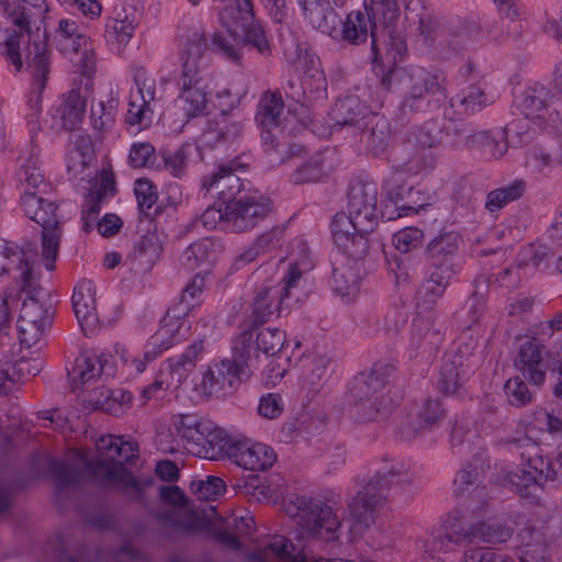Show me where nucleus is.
I'll use <instances>...</instances> for the list:
<instances>
[{
    "label": "nucleus",
    "instance_id": "nucleus-54",
    "mask_svg": "<svg viewBox=\"0 0 562 562\" xmlns=\"http://www.w3.org/2000/svg\"><path fill=\"white\" fill-rule=\"evenodd\" d=\"M131 10L133 13H126L124 18H121V14L117 13V16L106 24L108 40L114 37L120 44L128 43L138 24L134 8H131Z\"/></svg>",
    "mask_w": 562,
    "mask_h": 562
},
{
    "label": "nucleus",
    "instance_id": "nucleus-53",
    "mask_svg": "<svg viewBox=\"0 0 562 562\" xmlns=\"http://www.w3.org/2000/svg\"><path fill=\"white\" fill-rule=\"evenodd\" d=\"M116 109L117 100L112 95L106 101H99L92 105L90 120L93 128L99 132L110 130L114 124Z\"/></svg>",
    "mask_w": 562,
    "mask_h": 562
},
{
    "label": "nucleus",
    "instance_id": "nucleus-33",
    "mask_svg": "<svg viewBox=\"0 0 562 562\" xmlns=\"http://www.w3.org/2000/svg\"><path fill=\"white\" fill-rule=\"evenodd\" d=\"M412 191L404 181V173L395 171L383 182L385 201L382 203L381 217L385 221L406 216L415 211L414 206L401 204Z\"/></svg>",
    "mask_w": 562,
    "mask_h": 562
},
{
    "label": "nucleus",
    "instance_id": "nucleus-6",
    "mask_svg": "<svg viewBox=\"0 0 562 562\" xmlns=\"http://www.w3.org/2000/svg\"><path fill=\"white\" fill-rule=\"evenodd\" d=\"M512 535L509 528L499 524L477 519L473 521L467 513L462 516H449L436 535L425 544V553L435 558L436 553H452L472 549L479 543L506 541Z\"/></svg>",
    "mask_w": 562,
    "mask_h": 562
},
{
    "label": "nucleus",
    "instance_id": "nucleus-18",
    "mask_svg": "<svg viewBox=\"0 0 562 562\" xmlns=\"http://www.w3.org/2000/svg\"><path fill=\"white\" fill-rule=\"evenodd\" d=\"M135 88L131 89L128 109L125 114V123L134 132L147 128L153 121L156 102L155 79L146 76L144 69H137L134 75Z\"/></svg>",
    "mask_w": 562,
    "mask_h": 562
},
{
    "label": "nucleus",
    "instance_id": "nucleus-4",
    "mask_svg": "<svg viewBox=\"0 0 562 562\" xmlns=\"http://www.w3.org/2000/svg\"><path fill=\"white\" fill-rule=\"evenodd\" d=\"M378 187L371 181H355L349 187L348 214L337 213L331 221L333 240L342 254L364 257L367 235L378 225Z\"/></svg>",
    "mask_w": 562,
    "mask_h": 562
},
{
    "label": "nucleus",
    "instance_id": "nucleus-24",
    "mask_svg": "<svg viewBox=\"0 0 562 562\" xmlns=\"http://www.w3.org/2000/svg\"><path fill=\"white\" fill-rule=\"evenodd\" d=\"M183 308L170 307L161 319L160 327L149 338L145 357L160 353L183 340L190 331V323L184 319Z\"/></svg>",
    "mask_w": 562,
    "mask_h": 562
},
{
    "label": "nucleus",
    "instance_id": "nucleus-57",
    "mask_svg": "<svg viewBox=\"0 0 562 562\" xmlns=\"http://www.w3.org/2000/svg\"><path fill=\"white\" fill-rule=\"evenodd\" d=\"M331 363V357L327 353L315 355L308 361L304 380L312 391L318 390L322 381L327 376Z\"/></svg>",
    "mask_w": 562,
    "mask_h": 562
},
{
    "label": "nucleus",
    "instance_id": "nucleus-27",
    "mask_svg": "<svg viewBox=\"0 0 562 562\" xmlns=\"http://www.w3.org/2000/svg\"><path fill=\"white\" fill-rule=\"evenodd\" d=\"M239 168L240 164L237 160L221 162L212 175L203 179L202 188L206 192L217 195L226 205L244 193L241 192L243 182L236 175Z\"/></svg>",
    "mask_w": 562,
    "mask_h": 562
},
{
    "label": "nucleus",
    "instance_id": "nucleus-26",
    "mask_svg": "<svg viewBox=\"0 0 562 562\" xmlns=\"http://www.w3.org/2000/svg\"><path fill=\"white\" fill-rule=\"evenodd\" d=\"M550 99L551 93L542 83L531 82L522 90L515 92L514 104L526 120L539 128H544Z\"/></svg>",
    "mask_w": 562,
    "mask_h": 562
},
{
    "label": "nucleus",
    "instance_id": "nucleus-49",
    "mask_svg": "<svg viewBox=\"0 0 562 562\" xmlns=\"http://www.w3.org/2000/svg\"><path fill=\"white\" fill-rule=\"evenodd\" d=\"M16 178L22 187L23 194H26V191L35 192L34 190L43 183L44 175L41 170L37 148L31 149L29 157L25 158L18 170Z\"/></svg>",
    "mask_w": 562,
    "mask_h": 562
},
{
    "label": "nucleus",
    "instance_id": "nucleus-41",
    "mask_svg": "<svg viewBox=\"0 0 562 562\" xmlns=\"http://www.w3.org/2000/svg\"><path fill=\"white\" fill-rule=\"evenodd\" d=\"M524 273L531 278L536 271L552 274L555 272L552 259L554 252L546 245L529 244L522 247L518 254Z\"/></svg>",
    "mask_w": 562,
    "mask_h": 562
},
{
    "label": "nucleus",
    "instance_id": "nucleus-59",
    "mask_svg": "<svg viewBox=\"0 0 562 562\" xmlns=\"http://www.w3.org/2000/svg\"><path fill=\"white\" fill-rule=\"evenodd\" d=\"M462 265L463 262L427 260L425 273L451 284L461 272Z\"/></svg>",
    "mask_w": 562,
    "mask_h": 562
},
{
    "label": "nucleus",
    "instance_id": "nucleus-64",
    "mask_svg": "<svg viewBox=\"0 0 562 562\" xmlns=\"http://www.w3.org/2000/svg\"><path fill=\"white\" fill-rule=\"evenodd\" d=\"M508 402L513 406H524L531 402L532 395L527 384L519 378L509 379L504 386Z\"/></svg>",
    "mask_w": 562,
    "mask_h": 562
},
{
    "label": "nucleus",
    "instance_id": "nucleus-36",
    "mask_svg": "<svg viewBox=\"0 0 562 562\" xmlns=\"http://www.w3.org/2000/svg\"><path fill=\"white\" fill-rule=\"evenodd\" d=\"M348 258L333 269V290L347 302L358 292L360 285V259L345 254Z\"/></svg>",
    "mask_w": 562,
    "mask_h": 562
},
{
    "label": "nucleus",
    "instance_id": "nucleus-12",
    "mask_svg": "<svg viewBox=\"0 0 562 562\" xmlns=\"http://www.w3.org/2000/svg\"><path fill=\"white\" fill-rule=\"evenodd\" d=\"M56 48L74 61L82 76L90 77L97 66L93 42L87 36L78 20L61 18L50 31Z\"/></svg>",
    "mask_w": 562,
    "mask_h": 562
},
{
    "label": "nucleus",
    "instance_id": "nucleus-37",
    "mask_svg": "<svg viewBox=\"0 0 562 562\" xmlns=\"http://www.w3.org/2000/svg\"><path fill=\"white\" fill-rule=\"evenodd\" d=\"M210 428L204 431V438L194 449V453L210 460L228 459L235 440L213 422Z\"/></svg>",
    "mask_w": 562,
    "mask_h": 562
},
{
    "label": "nucleus",
    "instance_id": "nucleus-28",
    "mask_svg": "<svg viewBox=\"0 0 562 562\" xmlns=\"http://www.w3.org/2000/svg\"><path fill=\"white\" fill-rule=\"evenodd\" d=\"M369 114L374 113L369 111L366 103L357 95H346L335 102L330 116L334 128L345 127L348 134L357 137L358 131L363 126V121H367Z\"/></svg>",
    "mask_w": 562,
    "mask_h": 562
},
{
    "label": "nucleus",
    "instance_id": "nucleus-44",
    "mask_svg": "<svg viewBox=\"0 0 562 562\" xmlns=\"http://www.w3.org/2000/svg\"><path fill=\"white\" fill-rule=\"evenodd\" d=\"M310 24L328 36L335 32V25L340 24V18L331 8L329 0L317 2L302 9Z\"/></svg>",
    "mask_w": 562,
    "mask_h": 562
},
{
    "label": "nucleus",
    "instance_id": "nucleus-52",
    "mask_svg": "<svg viewBox=\"0 0 562 562\" xmlns=\"http://www.w3.org/2000/svg\"><path fill=\"white\" fill-rule=\"evenodd\" d=\"M198 148L191 144H183L177 150L164 155L166 169L175 177L181 179L186 172L191 157Z\"/></svg>",
    "mask_w": 562,
    "mask_h": 562
},
{
    "label": "nucleus",
    "instance_id": "nucleus-23",
    "mask_svg": "<svg viewBox=\"0 0 562 562\" xmlns=\"http://www.w3.org/2000/svg\"><path fill=\"white\" fill-rule=\"evenodd\" d=\"M484 480L483 467L477 468L471 463L464 465L453 481L454 493L467 497V510L479 518L487 512L486 490L482 484Z\"/></svg>",
    "mask_w": 562,
    "mask_h": 562
},
{
    "label": "nucleus",
    "instance_id": "nucleus-42",
    "mask_svg": "<svg viewBox=\"0 0 562 562\" xmlns=\"http://www.w3.org/2000/svg\"><path fill=\"white\" fill-rule=\"evenodd\" d=\"M86 97L79 89H72L65 93L57 108L63 128L74 131L79 127L86 114Z\"/></svg>",
    "mask_w": 562,
    "mask_h": 562
},
{
    "label": "nucleus",
    "instance_id": "nucleus-20",
    "mask_svg": "<svg viewBox=\"0 0 562 562\" xmlns=\"http://www.w3.org/2000/svg\"><path fill=\"white\" fill-rule=\"evenodd\" d=\"M29 66L33 71V88L27 95L25 104V120L29 127L31 138L41 131L40 117L43 111L42 92L46 86L47 75L49 72V56L43 43L34 44V56L31 58Z\"/></svg>",
    "mask_w": 562,
    "mask_h": 562
},
{
    "label": "nucleus",
    "instance_id": "nucleus-62",
    "mask_svg": "<svg viewBox=\"0 0 562 562\" xmlns=\"http://www.w3.org/2000/svg\"><path fill=\"white\" fill-rule=\"evenodd\" d=\"M210 244L206 240H198L189 245L182 252L181 263L190 270L198 268L209 258Z\"/></svg>",
    "mask_w": 562,
    "mask_h": 562
},
{
    "label": "nucleus",
    "instance_id": "nucleus-63",
    "mask_svg": "<svg viewBox=\"0 0 562 562\" xmlns=\"http://www.w3.org/2000/svg\"><path fill=\"white\" fill-rule=\"evenodd\" d=\"M423 237V231L415 227H406L393 235V245L398 251L407 254L419 247Z\"/></svg>",
    "mask_w": 562,
    "mask_h": 562
},
{
    "label": "nucleus",
    "instance_id": "nucleus-14",
    "mask_svg": "<svg viewBox=\"0 0 562 562\" xmlns=\"http://www.w3.org/2000/svg\"><path fill=\"white\" fill-rule=\"evenodd\" d=\"M30 289H21L26 296L22 302L18 318V328L23 340H37L44 330L52 325L54 308L45 289L40 281Z\"/></svg>",
    "mask_w": 562,
    "mask_h": 562
},
{
    "label": "nucleus",
    "instance_id": "nucleus-19",
    "mask_svg": "<svg viewBox=\"0 0 562 562\" xmlns=\"http://www.w3.org/2000/svg\"><path fill=\"white\" fill-rule=\"evenodd\" d=\"M35 251L13 241L0 239V277H10L21 289L38 282L34 272Z\"/></svg>",
    "mask_w": 562,
    "mask_h": 562
},
{
    "label": "nucleus",
    "instance_id": "nucleus-43",
    "mask_svg": "<svg viewBox=\"0 0 562 562\" xmlns=\"http://www.w3.org/2000/svg\"><path fill=\"white\" fill-rule=\"evenodd\" d=\"M93 154V143L89 135L83 133L74 135L66 158L68 171L75 177L82 173L90 165Z\"/></svg>",
    "mask_w": 562,
    "mask_h": 562
},
{
    "label": "nucleus",
    "instance_id": "nucleus-9",
    "mask_svg": "<svg viewBox=\"0 0 562 562\" xmlns=\"http://www.w3.org/2000/svg\"><path fill=\"white\" fill-rule=\"evenodd\" d=\"M257 368L254 333L244 330L235 341L232 358L214 360L203 374L202 383L210 393L220 391L232 393L247 382Z\"/></svg>",
    "mask_w": 562,
    "mask_h": 562
},
{
    "label": "nucleus",
    "instance_id": "nucleus-29",
    "mask_svg": "<svg viewBox=\"0 0 562 562\" xmlns=\"http://www.w3.org/2000/svg\"><path fill=\"white\" fill-rule=\"evenodd\" d=\"M71 303L82 331L86 336L92 335L99 325L93 282L81 280L74 289Z\"/></svg>",
    "mask_w": 562,
    "mask_h": 562
},
{
    "label": "nucleus",
    "instance_id": "nucleus-1",
    "mask_svg": "<svg viewBox=\"0 0 562 562\" xmlns=\"http://www.w3.org/2000/svg\"><path fill=\"white\" fill-rule=\"evenodd\" d=\"M98 448H106L105 459L89 460L79 453L78 465H69L60 459L50 460L48 470L58 490L77 486L85 477L101 487L117 490L131 501L142 502V484L122 465V461L130 462L137 457V443L109 436L101 439Z\"/></svg>",
    "mask_w": 562,
    "mask_h": 562
},
{
    "label": "nucleus",
    "instance_id": "nucleus-58",
    "mask_svg": "<svg viewBox=\"0 0 562 562\" xmlns=\"http://www.w3.org/2000/svg\"><path fill=\"white\" fill-rule=\"evenodd\" d=\"M212 46L214 50L232 63L238 64L241 59L239 42L232 34L214 33Z\"/></svg>",
    "mask_w": 562,
    "mask_h": 562
},
{
    "label": "nucleus",
    "instance_id": "nucleus-30",
    "mask_svg": "<svg viewBox=\"0 0 562 562\" xmlns=\"http://www.w3.org/2000/svg\"><path fill=\"white\" fill-rule=\"evenodd\" d=\"M392 372V366L376 364L370 371L357 374L349 384L352 402H362L364 398L387 394L386 385Z\"/></svg>",
    "mask_w": 562,
    "mask_h": 562
},
{
    "label": "nucleus",
    "instance_id": "nucleus-10",
    "mask_svg": "<svg viewBox=\"0 0 562 562\" xmlns=\"http://www.w3.org/2000/svg\"><path fill=\"white\" fill-rule=\"evenodd\" d=\"M286 61L296 72L302 74L300 82L289 80L285 93L301 106L312 108L323 104L327 99V79L321 68L319 58L300 44L294 53L285 52Z\"/></svg>",
    "mask_w": 562,
    "mask_h": 562
},
{
    "label": "nucleus",
    "instance_id": "nucleus-47",
    "mask_svg": "<svg viewBox=\"0 0 562 562\" xmlns=\"http://www.w3.org/2000/svg\"><path fill=\"white\" fill-rule=\"evenodd\" d=\"M521 267V260L519 256H517V259L513 265L503 268L496 273L493 272L487 277L480 276L477 279H481V282L485 288L488 285H496L507 290L517 289L524 280L529 279V276L524 273L525 269Z\"/></svg>",
    "mask_w": 562,
    "mask_h": 562
},
{
    "label": "nucleus",
    "instance_id": "nucleus-51",
    "mask_svg": "<svg viewBox=\"0 0 562 562\" xmlns=\"http://www.w3.org/2000/svg\"><path fill=\"white\" fill-rule=\"evenodd\" d=\"M526 188V183L522 180H515L507 187L492 190L486 195L485 209L491 212H497L507 205L509 202L518 200Z\"/></svg>",
    "mask_w": 562,
    "mask_h": 562
},
{
    "label": "nucleus",
    "instance_id": "nucleus-46",
    "mask_svg": "<svg viewBox=\"0 0 562 562\" xmlns=\"http://www.w3.org/2000/svg\"><path fill=\"white\" fill-rule=\"evenodd\" d=\"M452 449L465 450L471 452L474 448L481 449V439L479 437L475 420L468 416L458 418L452 427L450 435Z\"/></svg>",
    "mask_w": 562,
    "mask_h": 562
},
{
    "label": "nucleus",
    "instance_id": "nucleus-61",
    "mask_svg": "<svg viewBox=\"0 0 562 562\" xmlns=\"http://www.w3.org/2000/svg\"><path fill=\"white\" fill-rule=\"evenodd\" d=\"M201 224L205 229H222L229 231L228 226V210L227 204L224 210L222 206H209L200 216L195 220L194 225Z\"/></svg>",
    "mask_w": 562,
    "mask_h": 562
},
{
    "label": "nucleus",
    "instance_id": "nucleus-7",
    "mask_svg": "<svg viewBox=\"0 0 562 562\" xmlns=\"http://www.w3.org/2000/svg\"><path fill=\"white\" fill-rule=\"evenodd\" d=\"M422 475V467L416 463L398 461L385 463L378 469L373 476L348 504L353 518V527L368 528L373 522L376 508L383 506L392 484H413Z\"/></svg>",
    "mask_w": 562,
    "mask_h": 562
},
{
    "label": "nucleus",
    "instance_id": "nucleus-48",
    "mask_svg": "<svg viewBox=\"0 0 562 562\" xmlns=\"http://www.w3.org/2000/svg\"><path fill=\"white\" fill-rule=\"evenodd\" d=\"M231 18L237 26L241 27L246 44L251 45L262 55L271 53V47L262 26L254 20V9L249 19H246L241 13L233 14Z\"/></svg>",
    "mask_w": 562,
    "mask_h": 562
},
{
    "label": "nucleus",
    "instance_id": "nucleus-60",
    "mask_svg": "<svg viewBox=\"0 0 562 562\" xmlns=\"http://www.w3.org/2000/svg\"><path fill=\"white\" fill-rule=\"evenodd\" d=\"M205 286V280L202 276H194L190 282L183 288L178 304L173 308H183V314L188 315L189 312L195 306L200 295Z\"/></svg>",
    "mask_w": 562,
    "mask_h": 562
},
{
    "label": "nucleus",
    "instance_id": "nucleus-3",
    "mask_svg": "<svg viewBox=\"0 0 562 562\" xmlns=\"http://www.w3.org/2000/svg\"><path fill=\"white\" fill-rule=\"evenodd\" d=\"M180 71L176 78L178 99L188 119L209 113V78L204 55L207 49L206 32L199 19L184 16L178 26Z\"/></svg>",
    "mask_w": 562,
    "mask_h": 562
},
{
    "label": "nucleus",
    "instance_id": "nucleus-35",
    "mask_svg": "<svg viewBox=\"0 0 562 562\" xmlns=\"http://www.w3.org/2000/svg\"><path fill=\"white\" fill-rule=\"evenodd\" d=\"M472 371L469 357L460 352L449 355L440 368L438 389L445 394H454Z\"/></svg>",
    "mask_w": 562,
    "mask_h": 562
},
{
    "label": "nucleus",
    "instance_id": "nucleus-21",
    "mask_svg": "<svg viewBox=\"0 0 562 562\" xmlns=\"http://www.w3.org/2000/svg\"><path fill=\"white\" fill-rule=\"evenodd\" d=\"M116 362L112 353L105 350L92 349L80 353L68 371L72 391L83 387L97 379H109L115 375Z\"/></svg>",
    "mask_w": 562,
    "mask_h": 562
},
{
    "label": "nucleus",
    "instance_id": "nucleus-32",
    "mask_svg": "<svg viewBox=\"0 0 562 562\" xmlns=\"http://www.w3.org/2000/svg\"><path fill=\"white\" fill-rule=\"evenodd\" d=\"M546 348L536 339L520 345L515 366L532 384L544 382L548 363Z\"/></svg>",
    "mask_w": 562,
    "mask_h": 562
},
{
    "label": "nucleus",
    "instance_id": "nucleus-34",
    "mask_svg": "<svg viewBox=\"0 0 562 562\" xmlns=\"http://www.w3.org/2000/svg\"><path fill=\"white\" fill-rule=\"evenodd\" d=\"M356 143H360L373 156H380L389 147L391 140V124L386 117L378 113L369 114L363 126L358 131V136L353 137Z\"/></svg>",
    "mask_w": 562,
    "mask_h": 562
},
{
    "label": "nucleus",
    "instance_id": "nucleus-5",
    "mask_svg": "<svg viewBox=\"0 0 562 562\" xmlns=\"http://www.w3.org/2000/svg\"><path fill=\"white\" fill-rule=\"evenodd\" d=\"M391 64L381 79V85L386 90H392L395 83L398 86L403 92V114L427 112L438 108L447 99V78L441 70L430 71L423 67L401 69Z\"/></svg>",
    "mask_w": 562,
    "mask_h": 562
},
{
    "label": "nucleus",
    "instance_id": "nucleus-8",
    "mask_svg": "<svg viewBox=\"0 0 562 562\" xmlns=\"http://www.w3.org/2000/svg\"><path fill=\"white\" fill-rule=\"evenodd\" d=\"M299 247L302 248V258L289 265L281 284L263 285L256 292L250 312L245 319V325L250 327L249 330L252 331L254 327L267 323L273 314H280L284 308L290 307L291 302L299 301L295 292L300 288L303 271L311 268V262L305 255V241L300 240Z\"/></svg>",
    "mask_w": 562,
    "mask_h": 562
},
{
    "label": "nucleus",
    "instance_id": "nucleus-45",
    "mask_svg": "<svg viewBox=\"0 0 562 562\" xmlns=\"http://www.w3.org/2000/svg\"><path fill=\"white\" fill-rule=\"evenodd\" d=\"M355 414L359 422H378L385 418L393 409L394 402L389 394H380L353 402Z\"/></svg>",
    "mask_w": 562,
    "mask_h": 562
},
{
    "label": "nucleus",
    "instance_id": "nucleus-22",
    "mask_svg": "<svg viewBox=\"0 0 562 562\" xmlns=\"http://www.w3.org/2000/svg\"><path fill=\"white\" fill-rule=\"evenodd\" d=\"M450 284L436 279L427 273L417 291V316L414 318V336L427 338L429 336H438L439 333L432 329L434 326V306L443 296Z\"/></svg>",
    "mask_w": 562,
    "mask_h": 562
},
{
    "label": "nucleus",
    "instance_id": "nucleus-31",
    "mask_svg": "<svg viewBox=\"0 0 562 562\" xmlns=\"http://www.w3.org/2000/svg\"><path fill=\"white\" fill-rule=\"evenodd\" d=\"M249 471H265L276 461L274 451L267 445L251 440L235 441L228 458Z\"/></svg>",
    "mask_w": 562,
    "mask_h": 562
},
{
    "label": "nucleus",
    "instance_id": "nucleus-50",
    "mask_svg": "<svg viewBox=\"0 0 562 562\" xmlns=\"http://www.w3.org/2000/svg\"><path fill=\"white\" fill-rule=\"evenodd\" d=\"M328 172L325 168V157L323 154H316L302 165L297 166L291 173L290 180L294 184L307 182H317Z\"/></svg>",
    "mask_w": 562,
    "mask_h": 562
},
{
    "label": "nucleus",
    "instance_id": "nucleus-56",
    "mask_svg": "<svg viewBox=\"0 0 562 562\" xmlns=\"http://www.w3.org/2000/svg\"><path fill=\"white\" fill-rule=\"evenodd\" d=\"M165 525L176 533H191L202 530L205 526V520L194 513H177L168 515L165 518Z\"/></svg>",
    "mask_w": 562,
    "mask_h": 562
},
{
    "label": "nucleus",
    "instance_id": "nucleus-11",
    "mask_svg": "<svg viewBox=\"0 0 562 562\" xmlns=\"http://www.w3.org/2000/svg\"><path fill=\"white\" fill-rule=\"evenodd\" d=\"M513 449L525 462L509 473V482L516 492L522 497H529L546 482L554 481L561 475V469L557 458L546 461L539 445L529 437H522L514 441Z\"/></svg>",
    "mask_w": 562,
    "mask_h": 562
},
{
    "label": "nucleus",
    "instance_id": "nucleus-16",
    "mask_svg": "<svg viewBox=\"0 0 562 562\" xmlns=\"http://www.w3.org/2000/svg\"><path fill=\"white\" fill-rule=\"evenodd\" d=\"M283 113L284 103L280 93L262 94L257 106L256 122L261 130L262 147L267 154H283L288 147L282 126Z\"/></svg>",
    "mask_w": 562,
    "mask_h": 562
},
{
    "label": "nucleus",
    "instance_id": "nucleus-39",
    "mask_svg": "<svg viewBox=\"0 0 562 562\" xmlns=\"http://www.w3.org/2000/svg\"><path fill=\"white\" fill-rule=\"evenodd\" d=\"M490 103L482 80L465 86L450 99V108L459 115L475 114Z\"/></svg>",
    "mask_w": 562,
    "mask_h": 562
},
{
    "label": "nucleus",
    "instance_id": "nucleus-55",
    "mask_svg": "<svg viewBox=\"0 0 562 562\" xmlns=\"http://www.w3.org/2000/svg\"><path fill=\"white\" fill-rule=\"evenodd\" d=\"M285 344V334L279 328L267 327L260 330L256 336V345L254 348L257 350V358L259 351L266 356H274L283 348Z\"/></svg>",
    "mask_w": 562,
    "mask_h": 562
},
{
    "label": "nucleus",
    "instance_id": "nucleus-25",
    "mask_svg": "<svg viewBox=\"0 0 562 562\" xmlns=\"http://www.w3.org/2000/svg\"><path fill=\"white\" fill-rule=\"evenodd\" d=\"M417 16L419 22V35L427 46L435 49H445V47H447L452 52H457L472 42L473 31L477 33L474 26L448 32L431 18L419 14H417Z\"/></svg>",
    "mask_w": 562,
    "mask_h": 562
},
{
    "label": "nucleus",
    "instance_id": "nucleus-15",
    "mask_svg": "<svg viewBox=\"0 0 562 562\" xmlns=\"http://www.w3.org/2000/svg\"><path fill=\"white\" fill-rule=\"evenodd\" d=\"M36 8L32 3V8L21 5L15 1L0 0V10L20 32L0 27V55L5 61L14 67V71L21 70L23 66L21 44L24 38V32H30L32 27V11Z\"/></svg>",
    "mask_w": 562,
    "mask_h": 562
},
{
    "label": "nucleus",
    "instance_id": "nucleus-40",
    "mask_svg": "<svg viewBox=\"0 0 562 562\" xmlns=\"http://www.w3.org/2000/svg\"><path fill=\"white\" fill-rule=\"evenodd\" d=\"M461 244L462 237L459 233L453 231L440 233L427 246V260L463 262Z\"/></svg>",
    "mask_w": 562,
    "mask_h": 562
},
{
    "label": "nucleus",
    "instance_id": "nucleus-38",
    "mask_svg": "<svg viewBox=\"0 0 562 562\" xmlns=\"http://www.w3.org/2000/svg\"><path fill=\"white\" fill-rule=\"evenodd\" d=\"M171 425L176 434L189 445L188 449L194 453V449L204 438V431L211 429L212 420L196 414H179L172 417Z\"/></svg>",
    "mask_w": 562,
    "mask_h": 562
},
{
    "label": "nucleus",
    "instance_id": "nucleus-17",
    "mask_svg": "<svg viewBox=\"0 0 562 562\" xmlns=\"http://www.w3.org/2000/svg\"><path fill=\"white\" fill-rule=\"evenodd\" d=\"M229 232L243 233L255 228L272 210V201L258 190L239 194L227 203Z\"/></svg>",
    "mask_w": 562,
    "mask_h": 562
},
{
    "label": "nucleus",
    "instance_id": "nucleus-2",
    "mask_svg": "<svg viewBox=\"0 0 562 562\" xmlns=\"http://www.w3.org/2000/svg\"><path fill=\"white\" fill-rule=\"evenodd\" d=\"M400 7L397 0H364V12L353 10L346 20L335 25L329 36L351 45L364 43L371 36L373 64H396L406 54L407 45L403 27L398 25Z\"/></svg>",
    "mask_w": 562,
    "mask_h": 562
},
{
    "label": "nucleus",
    "instance_id": "nucleus-13",
    "mask_svg": "<svg viewBox=\"0 0 562 562\" xmlns=\"http://www.w3.org/2000/svg\"><path fill=\"white\" fill-rule=\"evenodd\" d=\"M21 201L25 215L42 227V259L46 269L53 270L60 243L57 205L30 191L22 194Z\"/></svg>",
    "mask_w": 562,
    "mask_h": 562
}]
</instances>
